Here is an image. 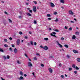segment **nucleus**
Listing matches in <instances>:
<instances>
[{
    "label": "nucleus",
    "instance_id": "obj_1",
    "mask_svg": "<svg viewBox=\"0 0 80 80\" xmlns=\"http://www.w3.org/2000/svg\"><path fill=\"white\" fill-rule=\"evenodd\" d=\"M20 39H18V40L16 42L17 45H20Z\"/></svg>",
    "mask_w": 80,
    "mask_h": 80
},
{
    "label": "nucleus",
    "instance_id": "obj_2",
    "mask_svg": "<svg viewBox=\"0 0 80 80\" xmlns=\"http://www.w3.org/2000/svg\"><path fill=\"white\" fill-rule=\"evenodd\" d=\"M28 65L29 67H32V64L30 62H28Z\"/></svg>",
    "mask_w": 80,
    "mask_h": 80
},
{
    "label": "nucleus",
    "instance_id": "obj_3",
    "mask_svg": "<svg viewBox=\"0 0 80 80\" xmlns=\"http://www.w3.org/2000/svg\"><path fill=\"white\" fill-rule=\"evenodd\" d=\"M57 43H58V45L59 47H60L61 48H62V45L60 44V43H59V42H58V41L57 42Z\"/></svg>",
    "mask_w": 80,
    "mask_h": 80
},
{
    "label": "nucleus",
    "instance_id": "obj_4",
    "mask_svg": "<svg viewBox=\"0 0 80 80\" xmlns=\"http://www.w3.org/2000/svg\"><path fill=\"white\" fill-rule=\"evenodd\" d=\"M33 11L34 12H36L37 9H36V6H34L33 7Z\"/></svg>",
    "mask_w": 80,
    "mask_h": 80
},
{
    "label": "nucleus",
    "instance_id": "obj_5",
    "mask_svg": "<svg viewBox=\"0 0 80 80\" xmlns=\"http://www.w3.org/2000/svg\"><path fill=\"white\" fill-rule=\"evenodd\" d=\"M69 14H70V15H73V12H72V10H70L69 11Z\"/></svg>",
    "mask_w": 80,
    "mask_h": 80
},
{
    "label": "nucleus",
    "instance_id": "obj_6",
    "mask_svg": "<svg viewBox=\"0 0 80 80\" xmlns=\"http://www.w3.org/2000/svg\"><path fill=\"white\" fill-rule=\"evenodd\" d=\"M50 4L51 7H55V5H54V4H53V3L52 2H51Z\"/></svg>",
    "mask_w": 80,
    "mask_h": 80
},
{
    "label": "nucleus",
    "instance_id": "obj_7",
    "mask_svg": "<svg viewBox=\"0 0 80 80\" xmlns=\"http://www.w3.org/2000/svg\"><path fill=\"white\" fill-rule=\"evenodd\" d=\"M73 52L74 53H78V52L75 50H73Z\"/></svg>",
    "mask_w": 80,
    "mask_h": 80
},
{
    "label": "nucleus",
    "instance_id": "obj_8",
    "mask_svg": "<svg viewBox=\"0 0 80 80\" xmlns=\"http://www.w3.org/2000/svg\"><path fill=\"white\" fill-rule=\"evenodd\" d=\"M75 38H76V36H75V35H73L72 37V40H75Z\"/></svg>",
    "mask_w": 80,
    "mask_h": 80
},
{
    "label": "nucleus",
    "instance_id": "obj_9",
    "mask_svg": "<svg viewBox=\"0 0 80 80\" xmlns=\"http://www.w3.org/2000/svg\"><path fill=\"white\" fill-rule=\"evenodd\" d=\"M43 49H44V50H48V48L47 47V46H45L44 47H43Z\"/></svg>",
    "mask_w": 80,
    "mask_h": 80
},
{
    "label": "nucleus",
    "instance_id": "obj_10",
    "mask_svg": "<svg viewBox=\"0 0 80 80\" xmlns=\"http://www.w3.org/2000/svg\"><path fill=\"white\" fill-rule=\"evenodd\" d=\"M14 52L15 53H17V48H15L14 50Z\"/></svg>",
    "mask_w": 80,
    "mask_h": 80
},
{
    "label": "nucleus",
    "instance_id": "obj_11",
    "mask_svg": "<svg viewBox=\"0 0 80 80\" xmlns=\"http://www.w3.org/2000/svg\"><path fill=\"white\" fill-rule=\"evenodd\" d=\"M49 72H50V73H52V69L51 68H49Z\"/></svg>",
    "mask_w": 80,
    "mask_h": 80
},
{
    "label": "nucleus",
    "instance_id": "obj_12",
    "mask_svg": "<svg viewBox=\"0 0 80 80\" xmlns=\"http://www.w3.org/2000/svg\"><path fill=\"white\" fill-rule=\"evenodd\" d=\"M75 35H79V32H75Z\"/></svg>",
    "mask_w": 80,
    "mask_h": 80
},
{
    "label": "nucleus",
    "instance_id": "obj_13",
    "mask_svg": "<svg viewBox=\"0 0 80 80\" xmlns=\"http://www.w3.org/2000/svg\"><path fill=\"white\" fill-rule=\"evenodd\" d=\"M51 35L52 37H54L57 38V36H55V35H54L53 34H52V33H51Z\"/></svg>",
    "mask_w": 80,
    "mask_h": 80
},
{
    "label": "nucleus",
    "instance_id": "obj_14",
    "mask_svg": "<svg viewBox=\"0 0 80 80\" xmlns=\"http://www.w3.org/2000/svg\"><path fill=\"white\" fill-rule=\"evenodd\" d=\"M20 75H21V76H23V72H22L20 71Z\"/></svg>",
    "mask_w": 80,
    "mask_h": 80
},
{
    "label": "nucleus",
    "instance_id": "obj_15",
    "mask_svg": "<svg viewBox=\"0 0 80 80\" xmlns=\"http://www.w3.org/2000/svg\"><path fill=\"white\" fill-rule=\"evenodd\" d=\"M19 79V80H23V77L22 76H21Z\"/></svg>",
    "mask_w": 80,
    "mask_h": 80
},
{
    "label": "nucleus",
    "instance_id": "obj_16",
    "mask_svg": "<svg viewBox=\"0 0 80 80\" xmlns=\"http://www.w3.org/2000/svg\"><path fill=\"white\" fill-rule=\"evenodd\" d=\"M77 61L78 62H80V58H78L77 59Z\"/></svg>",
    "mask_w": 80,
    "mask_h": 80
},
{
    "label": "nucleus",
    "instance_id": "obj_17",
    "mask_svg": "<svg viewBox=\"0 0 80 80\" xmlns=\"http://www.w3.org/2000/svg\"><path fill=\"white\" fill-rule=\"evenodd\" d=\"M72 67L74 68H75L76 67V66H75V65L73 64L72 65Z\"/></svg>",
    "mask_w": 80,
    "mask_h": 80
},
{
    "label": "nucleus",
    "instance_id": "obj_18",
    "mask_svg": "<svg viewBox=\"0 0 80 80\" xmlns=\"http://www.w3.org/2000/svg\"><path fill=\"white\" fill-rule=\"evenodd\" d=\"M64 46L66 48H68V46L67 45L65 44V45H64Z\"/></svg>",
    "mask_w": 80,
    "mask_h": 80
},
{
    "label": "nucleus",
    "instance_id": "obj_19",
    "mask_svg": "<svg viewBox=\"0 0 80 80\" xmlns=\"http://www.w3.org/2000/svg\"><path fill=\"white\" fill-rule=\"evenodd\" d=\"M44 40L46 41L48 40V38H44Z\"/></svg>",
    "mask_w": 80,
    "mask_h": 80
},
{
    "label": "nucleus",
    "instance_id": "obj_20",
    "mask_svg": "<svg viewBox=\"0 0 80 80\" xmlns=\"http://www.w3.org/2000/svg\"><path fill=\"white\" fill-rule=\"evenodd\" d=\"M3 58L4 59V60H7V58L5 56H3Z\"/></svg>",
    "mask_w": 80,
    "mask_h": 80
},
{
    "label": "nucleus",
    "instance_id": "obj_21",
    "mask_svg": "<svg viewBox=\"0 0 80 80\" xmlns=\"http://www.w3.org/2000/svg\"><path fill=\"white\" fill-rule=\"evenodd\" d=\"M27 15L28 16H32V15L30 13H27Z\"/></svg>",
    "mask_w": 80,
    "mask_h": 80
},
{
    "label": "nucleus",
    "instance_id": "obj_22",
    "mask_svg": "<svg viewBox=\"0 0 80 80\" xmlns=\"http://www.w3.org/2000/svg\"><path fill=\"white\" fill-rule=\"evenodd\" d=\"M24 55L27 58H28V56H27V54L26 53H24Z\"/></svg>",
    "mask_w": 80,
    "mask_h": 80
},
{
    "label": "nucleus",
    "instance_id": "obj_23",
    "mask_svg": "<svg viewBox=\"0 0 80 80\" xmlns=\"http://www.w3.org/2000/svg\"><path fill=\"white\" fill-rule=\"evenodd\" d=\"M30 43L32 45H33V42L30 41Z\"/></svg>",
    "mask_w": 80,
    "mask_h": 80
},
{
    "label": "nucleus",
    "instance_id": "obj_24",
    "mask_svg": "<svg viewBox=\"0 0 80 80\" xmlns=\"http://www.w3.org/2000/svg\"><path fill=\"white\" fill-rule=\"evenodd\" d=\"M53 30H54V31H55V32H59V31L57 29H53Z\"/></svg>",
    "mask_w": 80,
    "mask_h": 80
},
{
    "label": "nucleus",
    "instance_id": "obj_25",
    "mask_svg": "<svg viewBox=\"0 0 80 80\" xmlns=\"http://www.w3.org/2000/svg\"><path fill=\"white\" fill-rule=\"evenodd\" d=\"M52 35H56V32H52Z\"/></svg>",
    "mask_w": 80,
    "mask_h": 80
},
{
    "label": "nucleus",
    "instance_id": "obj_26",
    "mask_svg": "<svg viewBox=\"0 0 80 80\" xmlns=\"http://www.w3.org/2000/svg\"><path fill=\"white\" fill-rule=\"evenodd\" d=\"M17 63H18V64H21V62H20L19 61H17Z\"/></svg>",
    "mask_w": 80,
    "mask_h": 80
},
{
    "label": "nucleus",
    "instance_id": "obj_27",
    "mask_svg": "<svg viewBox=\"0 0 80 80\" xmlns=\"http://www.w3.org/2000/svg\"><path fill=\"white\" fill-rule=\"evenodd\" d=\"M0 52H3V50L2 49H1L0 48Z\"/></svg>",
    "mask_w": 80,
    "mask_h": 80
},
{
    "label": "nucleus",
    "instance_id": "obj_28",
    "mask_svg": "<svg viewBox=\"0 0 80 80\" xmlns=\"http://www.w3.org/2000/svg\"><path fill=\"white\" fill-rule=\"evenodd\" d=\"M4 46L5 47H8V46L7 44H5Z\"/></svg>",
    "mask_w": 80,
    "mask_h": 80
},
{
    "label": "nucleus",
    "instance_id": "obj_29",
    "mask_svg": "<svg viewBox=\"0 0 80 80\" xmlns=\"http://www.w3.org/2000/svg\"><path fill=\"white\" fill-rule=\"evenodd\" d=\"M7 58L8 59H9V58H10V56H9L8 55H7Z\"/></svg>",
    "mask_w": 80,
    "mask_h": 80
},
{
    "label": "nucleus",
    "instance_id": "obj_30",
    "mask_svg": "<svg viewBox=\"0 0 80 80\" xmlns=\"http://www.w3.org/2000/svg\"><path fill=\"white\" fill-rule=\"evenodd\" d=\"M36 55H38V56H40V54H39V53H38L37 52H36Z\"/></svg>",
    "mask_w": 80,
    "mask_h": 80
},
{
    "label": "nucleus",
    "instance_id": "obj_31",
    "mask_svg": "<svg viewBox=\"0 0 80 80\" xmlns=\"http://www.w3.org/2000/svg\"><path fill=\"white\" fill-rule=\"evenodd\" d=\"M76 70H79V68H78V67L76 66V68H75Z\"/></svg>",
    "mask_w": 80,
    "mask_h": 80
},
{
    "label": "nucleus",
    "instance_id": "obj_32",
    "mask_svg": "<svg viewBox=\"0 0 80 80\" xmlns=\"http://www.w3.org/2000/svg\"><path fill=\"white\" fill-rule=\"evenodd\" d=\"M69 71H71V70H72V68H69Z\"/></svg>",
    "mask_w": 80,
    "mask_h": 80
},
{
    "label": "nucleus",
    "instance_id": "obj_33",
    "mask_svg": "<svg viewBox=\"0 0 80 80\" xmlns=\"http://www.w3.org/2000/svg\"><path fill=\"white\" fill-rule=\"evenodd\" d=\"M69 31H70V30H72V28L71 27L69 29Z\"/></svg>",
    "mask_w": 80,
    "mask_h": 80
},
{
    "label": "nucleus",
    "instance_id": "obj_34",
    "mask_svg": "<svg viewBox=\"0 0 80 80\" xmlns=\"http://www.w3.org/2000/svg\"><path fill=\"white\" fill-rule=\"evenodd\" d=\"M47 17H50V14H48L47 15Z\"/></svg>",
    "mask_w": 80,
    "mask_h": 80
},
{
    "label": "nucleus",
    "instance_id": "obj_35",
    "mask_svg": "<svg viewBox=\"0 0 80 80\" xmlns=\"http://www.w3.org/2000/svg\"><path fill=\"white\" fill-rule=\"evenodd\" d=\"M34 24H36V23H37V21H35V20L34 21Z\"/></svg>",
    "mask_w": 80,
    "mask_h": 80
},
{
    "label": "nucleus",
    "instance_id": "obj_36",
    "mask_svg": "<svg viewBox=\"0 0 80 80\" xmlns=\"http://www.w3.org/2000/svg\"><path fill=\"white\" fill-rule=\"evenodd\" d=\"M34 3H35V4H37V2L36 1H35L33 2Z\"/></svg>",
    "mask_w": 80,
    "mask_h": 80
},
{
    "label": "nucleus",
    "instance_id": "obj_37",
    "mask_svg": "<svg viewBox=\"0 0 80 80\" xmlns=\"http://www.w3.org/2000/svg\"><path fill=\"white\" fill-rule=\"evenodd\" d=\"M54 15H57V12H54Z\"/></svg>",
    "mask_w": 80,
    "mask_h": 80
},
{
    "label": "nucleus",
    "instance_id": "obj_38",
    "mask_svg": "<svg viewBox=\"0 0 80 80\" xmlns=\"http://www.w3.org/2000/svg\"><path fill=\"white\" fill-rule=\"evenodd\" d=\"M74 73L75 74H77V71H74Z\"/></svg>",
    "mask_w": 80,
    "mask_h": 80
},
{
    "label": "nucleus",
    "instance_id": "obj_39",
    "mask_svg": "<svg viewBox=\"0 0 80 80\" xmlns=\"http://www.w3.org/2000/svg\"><path fill=\"white\" fill-rule=\"evenodd\" d=\"M41 67H44V65L43 64H41Z\"/></svg>",
    "mask_w": 80,
    "mask_h": 80
},
{
    "label": "nucleus",
    "instance_id": "obj_40",
    "mask_svg": "<svg viewBox=\"0 0 80 80\" xmlns=\"http://www.w3.org/2000/svg\"><path fill=\"white\" fill-rule=\"evenodd\" d=\"M61 40H64V38H62L61 39Z\"/></svg>",
    "mask_w": 80,
    "mask_h": 80
},
{
    "label": "nucleus",
    "instance_id": "obj_41",
    "mask_svg": "<svg viewBox=\"0 0 80 80\" xmlns=\"http://www.w3.org/2000/svg\"><path fill=\"white\" fill-rule=\"evenodd\" d=\"M9 50L11 51H12V48H9Z\"/></svg>",
    "mask_w": 80,
    "mask_h": 80
},
{
    "label": "nucleus",
    "instance_id": "obj_42",
    "mask_svg": "<svg viewBox=\"0 0 80 80\" xmlns=\"http://www.w3.org/2000/svg\"><path fill=\"white\" fill-rule=\"evenodd\" d=\"M29 12H30V13H32V11L31 10H30Z\"/></svg>",
    "mask_w": 80,
    "mask_h": 80
},
{
    "label": "nucleus",
    "instance_id": "obj_43",
    "mask_svg": "<svg viewBox=\"0 0 80 80\" xmlns=\"http://www.w3.org/2000/svg\"><path fill=\"white\" fill-rule=\"evenodd\" d=\"M19 34L20 35H22V32H19Z\"/></svg>",
    "mask_w": 80,
    "mask_h": 80
},
{
    "label": "nucleus",
    "instance_id": "obj_44",
    "mask_svg": "<svg viewBox=\"0 0 80 80\" xmlns=\"http://www.w3.org/2000/svg\"><path fill=\"white\" fill-rule=\"evenodd\" d=\"M58 19L57 18L56 20H55V21L57 22L58 21Z\"/></svg>",
    "mask_w": 80,
    "mask_h": 80
},
{
    "label": "nucleus",
    "instance_id": "obj_45",
    "mask_svg": "<svg viewBox=\"0 0 80 80\" xmlns=\"http://www.w3.org/2000/svg\"><path fill=\"white\" fill-rule=\"evenodd\" d=\"M61 78H63L64 76H63V75H62L61 76Z\"/></svg>",
    "mask_w": 80,
    "mask_h": 80
},
{
    "label": "nucleus",
    "instance_id": "obj_46",
    "mask_svg": "<svg viewBox=\"0 0 80 80\" xmlns=\"http://www.w3.org/2000/svg\"><path fill=\"white\" fill-rule=\"evenodd\" d=\"M4 42H7V39H4Z\"/></svg>",
    "mask_w": 80,
    "mask_h": 80
},
{
    "label": "nucleus",
    "instance_id": "obj_47",
    "mask_svg": "<svg viewBox=\"0 0 80 80\" xmlns=\"http://www.w3.org/2000/svg\"><path fill=\"white\" fill-rule=\"evenodd\" d=\"M59 67H61V66H62V64L61 63H60L59 65Z\"/></svg>",
    "mask_w": 80,
    "mask_h": 80
},
{
    "label": "nucleus",
    "instance_id": "obj_48",
    "mask_svg": "<svg viewBox=\"0 0 80 80\" xmlns=\"http://www.w3.org/2000/svg\"><path fill=\"white\" fill-rule=\"evenodd\" d=\"M34 45H37V42H35L34 43Z\"/></svg>",
    "mask_w": 80,
    "mask_h": 80
},
{
    "label": "nucleus",
    "instance_id": "obj_49",
    "mask_svg": "<svg viewBox=\"0 0 80 80\" xmlns=\"http://www.w3.org/2000/svg\"><path fill=\"white\" fill-rule=\"evenodd\" d=\"M9 21L10 23H11L12 22V20H10V19H9Z\"/></svg>",
    "mask_w": 80,
    "mask_h": 80
},
{
    "label": "nucleus",
    "instance_id": "obj_50",
    "mask_svg": "<svg viewBox=\"0 0 80 80\" xmlns=\"http://www.w3.org/2000/svg\"><path fill=\"white\" fill-rule=\"evenodd\" d=\"M25 39H27V38H28V37H27V36H25Z\"/></svg>",
    "mask_w": 80,
    "mask_h": 80
},
{
    "label": "nucleus",
    "instance_id": "obj_51",
    "mask_svg": "<svg viewBox=\"0 0 80 80\" xmlns=\"http://www.w3.org/2000/svg\"><path fill=\"white\" fill-rule=\"evenodd\" d=\"M22 16H19V18H22Z\"/></svg>",
    "mask_w": 80,
    "mask_h": 80
},
{
    "label": "nucleus",
    "instance_id": "obj_52",
    "mask_svg": "<svg viewBox=\"0 0 80 80\" xmlns=\"http://www.w3.org/2000/svg\"><path fill=\"white\" fill-rule=\"evenodd\" d=\"M65 29H67V28H68V27H67V26H65Z\"/></svg>",
    "mask_w": 80,
    "mask_h": 80
},
{
    "label": "nucleus",
    "instance_id": "obj_53",
    "mask_svg": "<svg viewBox=\"0 0 80 80\" xmlns=\"http://www.w3.org/2000/svg\"><path fill=\"white\" fill-rule=\"evenodd\" d=\"M70 22H71V23H74V22L73 21H70Z\"/></svg>",
    "mask_w": 80,
    "mask_h": 80
},
{
    "label": "nucleus",
    "instance_id": "obj_54",
    "mask_svg": "<svg viewBox=\"0 0 80 80\" xmlns=\"http://www.w3.org/2000/svg\"><path fill=\"white\" fill-rule=\"evenodd\" d=\"M40 47H41V48H43V47H43V46H41Z\"/></svg>",
    "mask_w": 80,
    "mask_h": 80
},
{
    "label": "nucleus",
    "instance_id": "obj_55",
    "mask_svg": "<svg viewBox=\"0 0 80 80\" xmlns=\"http://www.w3.org/2000/svg\"><path fill=\"white\" fill-rule=\"evenodd\" d=\"M67 57L68 58H70V56L68 55H67Z\"/></svg>",
    "mask_w": 80,
    "mask_h": 80
},
{
    "label": "nucleus",
    "instance_id": "obj_56",
    "mask_svg": "<svg viewBox=\"0 0 80 80\" xmlns=\"http://www.w3.org/2000/svg\"><path fill=\"white\" fill-rule=\"evenodd\" d=\"M12 47H15V45H12Z\"/></svg>",
    "mask_w": 80,
    "mask_h": 80
},
{
    "label": "nucleus",
    "instance_id": "obj_57",
    "mask_svg": "<svg viewBox=\"0 0 80 80\" xmlns=\"http://www.w3.org/2000/svg\"><path fill=\"white\" fill-rule=\"evenodd\" d=\"M37 58H36V57H35L34 58V60H37Z\"/></svg>",
    "mask_w": 80,
    "mask_h": 80
},
{
    "label": "nucleus",
    "instance_id": "obj_58",
    "mask_svg": "<svg viewBox=\"0 0 80 80\" xmlns=\"http://www.w3.org/2000/svg\"><path fill=\"white\" fill-rule=\"evenodd\" d=\"M24 77H27V74H24Z\"/></svg>",
    "mask_w": 80,
    "mask_h": 80
},
{
    "label": "nucleus",
    "instance_id": "obj_59",
    "mask_svg": "<svg viewBox=\"0 0 80 80\" xmlns=\"http://www.w3.org/2000/svg\"><path fill=\"white\" fill-rule=\"evenodd\" d=\"M52 30V28H49V30Z\"/></svg>",
    "mask_w": 80,
    "mask_h": 80
},
{
    "label": "nucleus",
    "instance_id": "obj_60",
    "mask_svg": "<svg viewBox=\"0 0 80 80\" xmlns=\"http://www.w3.org/2000/svg\"><path fill=\"white\" fill-rule=\"evenodd\" d=\"M9 40H12V38L11 37V38H9Z\"/></svg>",
    "mask_w": 80,
    "mask_h": 80
},
{
    "label": "nucleus",
    "instance_id": "obj_61",
    "mask_svg": "<svg viewBox=\"0 0 80 80\" xmlns=\"http://www.w3.org/2000/svg\"><path fill=\"white\" fill-rule=\"evenodd\" d=\"M51 19H52V18H48V20H51Z\"/></svg>",
    "mask_w": 80,
    "mask_h": 80
},
{
    "label": "nucleus",
    "instance_id": "obj_62",
    "mask_svg": "<svg viewBox=\"0 0 80 80\" xmlns=\"http://www.w3.org/2000/svg\"><path fill=\"white\" fill-rule=\"evenodd\" d=\"M29 34H32V32H29Z\"/></svg>",
    "mask_w": 80,
    "mask_h": 80
},
{
    "label": "nucleus",
    "instance_id": "obj_63",
    "mask_svg": "<svg viewBox=\"0 0 80 80\" xmlns=\"http://www.w3.org/2000/svg\"><path fill=\"white\" fill-rule=\"evenodd\" d=\"M65 77H68V75H67V74H65Z\"/></svg>",
    "mask_w": 80,
    "mask_h": 80
},
{
    "label": "nucleus",
    "instance_id": "obj_64",
    "mask_svg": "<svg viewBox=\"0 0 80 80\" xmlns=\"http://www.w3.org/2000/svg\"><path fill=\"white\" fill-rule=\"evenodd\" d=\"M4 13L5 14H7V12H4Z\"/></svg>",
    "mask_w": 80,
    "mask_h": 80
}]
</instances>
